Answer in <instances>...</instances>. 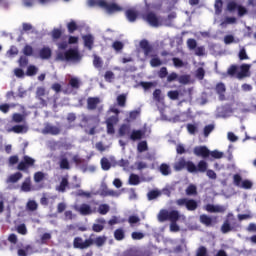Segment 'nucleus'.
I'll list each match as a JSON object with an SVG mask.
<instances>
[{
    "label": "nucleus",
    "mask_w": 256,
    "mask_h": 256,
    "mask_svg": "<svg viewBox=\"0 0 256 256\" xmlns=\"http://www.w3.org/2000/svg\"><path fill=\"white\" fill-rule=\"evenodd\" d=\"M105 228V219L100 218L97 223L93 225V231L96 233H101V230Z\"/></svg>",
    "instance_id": "26"
},
{
    "label": "nucleus",
    "mask_w": 256,
    "mask_h": 256,
    "mask_svg": "<svg viewBox=\"0 0 256 256\" xmlns=\"http://www.w3.org/2000/svg\"><path fill=\"white\" fill-rule=\"evenodd\" d=\"M228 11H235L237 9L240 17H243L247 13V8L237 5L235 2H229L227 6Z\"/></svg>",
    "instance_id": "18"
},
{
    "label": "nucleus",
    "mask_w": 256,
    "mask_h": 256,
    "mask_svg": "<svg viewBox=\"0 0 256 256\" xmlns=\"http://www.w3.org/2000/svg\"><path fill=\"white\" fill-rule=\"evenodd\" d=\"M139 153H143V151H147V142L142 141L138 144Z\"/></svg>",
    "instance_id": "64"
},
{
    "label": "nucleus",
    "mask_w": 256,
    "mask_h": 256,
    "mask_svg": "<svg viewBox=\"0 0 256 256\" xmlns=\"http://www.w3.org/2000/svg\"><path fill=\"white\" fill-rule=\"evenodd\" d=\"M109 205L107 204H101L99 207H98V213H100V215H107V213H109Z\"/></svg>",
    "instance_id": "47"
},
{
    "label": "nucleus",
    "mask_w": 256,
    "mask_h": 256,
    "mask_svg": "<svg viewBox=\"0 0 256 256\" xmlns=\"http://www.w3.org/2000/svg\"><path fill=\"white\" fill-rule=\"evenodd\" d=\"M186 195H197V186L191 184L186 189Z\"/></svg>",
    "instance_id": "51"
},
{
    "label": "nucleus",
    "mask_w": 256,
    "mask_h": 256,
    "mask_svg": "<svg viewBox=\"0 0 256 256\" xmlns=\"http://www.w3.org/2000/svg\"><path fill=\"white\" fill-rule=\"evenodd\" d=\"M160 173L162 175H171V167L168 164H161L160 166Z\"/></svg>",
    "instance_id": "45"
},
{
    "label": "nucleus",
    "mask_w": 256,
    "mask_h": 256,
    "mask_svg": "<svg viewBox=\"0 0 256 256\" xmlns=\"http://www.w3.org/2000/svg\"><path fill=\"white\" fill-rule=\"evenodd\" d=\"M161 195V192L159 190H152L148 193V199L149 201H153V199H157Z\"/></svg>",
    "instance_id": "55"
},
{
    "label": "nucleus",
    "mask_w": 256,
    "mask_h": 256,
    "mask_svg": "<svg viewBox=\"0 0 256 256\" xmlns=\"http://www.w3.org/2000/svg\"><path fill=\"white\" fill-rule=\"evenodd\" d=\"M214 7H215V14L220 15V13L223 11V1L216 0Z\"/></svg>",
    "instance_id": "46"
},
{
    "label": "nucleus",
    "mask_w": 256,
    "mask_h": 256,
    "mask_svg": "<svg viewBox=\"0 0 256 256\" xmlns=\"http://www.w3.org/2000/svg\"><path fill=\"white\" fill-rule=\"evenodd\" d=\"M144 21L150 24L151 27H161L163 25L169 26L171 22L169 20L163 19L161 16H158L154 12H147L142 15Z\"/></svg>",
    "instance_id": "2"
},
{
    "label": "nucleus",
    "mask_w": 256,
    "mask_h": 256,
    "mask_svg": "<svg viewBox=\"0 0 256 256\" xmlns=\"http://www.w3.org/2000/svg\"><path fill=\"white\" fill-rule=\"evenodd\" d=\"M111 113H115V116H111L106 120V125H107V133L108 135H114L115 134V125L119 123V118L117 115H119V110L116 107H111L110 108Z\"/></svg>",
    "instance_id": "6"
},
{
    "label": "nucleus",
    "mask_w": 256,
    "mask_h": 256,
    "mask_svg": "<svg viewBox=\"0 0 256 256\" xmlns=\"http://www.w3.org/2000/svg\"><path fill=\"white\" fill-rule=\"evenodd\" d=\"M23 53H24V55L31 57V55H33V47L26 45L23 49Z\"/></svg>",
    "instance_id": "63"
},
{
    "label": "nucleus",
    "mask_w": 256,
    "mask_h": 256,
    "mask_svg": "<svg viewBox=\"0 0 256 256\" xmlns=\"http://www.w3.org/2000/svg\"><path fill=\"white\" fill-rule=\"evenodd\" d=\"M179 95H182L181 90L177 91H169L168 92V97L169 99H172L173 101H175L176 99H179Z\"/></svg>",
    "instance_id": "48"
},
{
    "label": "nucleus",
    "mask_w": 256,
    "mask_h": 256,
    "mask_svg": "<svg viewBox=\"0 0 256 256\" xmlns=\"http://www.w3.org/2000/svg\"><path fill=\"white\" fill-rule=\"evenodd\" d=\"M140 47L143 50L145 57H149L151 55V51H153V48H151V45H149V42H147V40H142L140 42Z\"/></svg>",
    "instance_id": "24"
},
{
    "label": "nucleus",
    "mask_w": 256,
    "mask_h": 256,
    "mask_svg": "<svg viewBox=\"0 0 256 256\" xmlns=\"http://www.w3.org/2000/svg\"><path fill=\"white\" fill-rule=\"evenodd\" d=\"M33 165H35V159L29 156H24L23 161L18 165V169L20 171H25V169H29V167H33Z\"/></svg>",
    "instance_id": "16"
},
{
    "label": "nucleus",
    "mask_w": 256,
    "mask_h": 256,
    "mask_svg": "<svg viewBox=\"0 0 256 256\" xmlns=\"http://www.w3.org/2000/svg\"><path fill=\"white\" fill-rule=\"evenodd\" d=\"M175 171H182V169H187L188 173H197V166L191 161H185L183 158L179 159L174 164Z\"/></svg>",
    "instance_id": "7"
},
{
    "label": "nucleus",
    "mask_w": 256,
    "mask_h": 256,
    "mask_svg": "<svg viewBox=\"0 0 256 256\" xmlns=\"http://www.w3.org/2000/svg\"><path fill=\"white\" fill-rule=\"evenodd\" d=\"M234 185L240 187L241 189H251L253 187V182L250 180H243L239 174L234 175Z\"/></svg>",
    "instance_id": "11"
},
{
    "label": "nucleus",
    "mask_w": 256,
    "mask_h": 256,
    "mask_svg": "<svg viewBox=\"0 0 256 256\" xmlns=\"http://www.w3.org/2000/svg\"><path fill=\"white\" fill-rule=\"evenodd\" d=\"M205 211L208 213H225L227 206L208 204L204 206Z\"/></svg>",
    "instance_id": "15"
},
{
    "label": "nucleus",
    "mask_w": 256,
    "mask_h": 256,
    "mask_svg": "<svg viewBox=\"0 0 256 256\" xmlns=\"http://www.w3.org/2000/svg\"><path fill=\"white\" fill-rule=\"evenodd\" d=\"M106 242L107 237L105 236H98L95 239H93V245H95L96 247H103Z\"/></svg>",
    "instance_id": "30"
},
{
    "label": "nucleus",
    "mask_w": 256,
    "mask_h": 256,
    "mask_svg": "<svg viewBox=\"0 0 256 256\" xmlns=\"http://www.w3.org/2000/svg\"><path fill=\"white\" fill-rule=\"evenodd\" d=\"M239 52H238V57L240 59V61H245L247 59H249V55H247V50L245 49V47L240 46L239 47Z\"/></svg>",
    "instance_id": "37"
},
{
    "label": "nucleus",
    "mask_w": 256,
    "mask_h": 256,
    "mask_svg": "<svg viewBox=\"0 0 256 256\" xmlns=\"http://www.w3.org/2000/svg\"><path fill=\"white\" fill-rule=\"evenodd\" d=\"M114 237H115L116 241H123V239H125V230H123V229L115 230Z\"/></svg>",
    "instance_id": "39"
},
{
    "label": "nucleus",
    "mask_w": 256,
    "mask_h": 256,
    "mask_svg": "<svg viewBox=\"0 0 256 256\" xmlns=\"http://www.w3.org/2000/svg\"><path fill=\"white\" fill-rule=\"evenodd\" d=\"M150 65L151 67H161V65H163V62L158 57H153L150 60Z\"/></svg>",
    "instance_id": "54"
},
{
    "label": "nucleus",
    "mask_w": 256,
    "mask_h": 256,
    "mask_svg": "<svg viewBox=\"0 0 256 256\" xmlns=\"http://www.w3.org/2000/svg\"><path fill=\"white\" fill-rule=\"evenodd\" d=\"M200 222L203 223V225H206V227H210V225L213 223V219H211V217L203 214L200 216Z\"/></svg>",
    "instance_id": "40"
},
{
    "label": "nucleus",
    "mask_w": 256,
    "mask_h": 256,
    "mask_svg": "<svg viewBox=\"0 0 256 256\" xmlns=\"http://www.w3.org/2000/svg\"><path fill=\"white\" fill-rule=\"evenodd\" d=\"M71 159L75 162L78 163L79 162V158L77 156H73L71 155V153L66 152L65 154H62L60 156V168L61 169H69V161H71Z\"/></svg>",
    "instance_id": "9"
},
{
    "label": "nucleus",
    "mask_w": 256,
    "mask_h": 256,
    "mask_svg": "<svg viewBox=\"0 0 256 256\" xmlns=\"http://www.w3.org/2000/svg\"><path fill=\"white\" fill-rule=\"evenodd\" d=\"M101 167L104 171H109V169H111V163L107 158L101 159Z\"/></svg>",
    "instance_id": "50"
},
{
    "label": "nucleus",
    "mask_w": 256,
    "mask_h": 256,
    "mask_svg": "<svg viewBox=\"0 0 256 256\" xmlns=\"http://www.w3.org/2000/svg\"><path fill=\"white\" fill-rule=\"evenodd\" d=\"M239 38H235L232 34L224 36L225 45H231L232 43H239Z\"/></svg>",
    "instance_id": "32"
},
{
    "label": "nucleus",
    "mask_w": 256,
    "mask_h": 256,
    "mask_svg": "<svg viewBox=\"0 0 256 256\" xmlns=\"http://www.w3.org/2000/svg\"><path fill=\"white\" fill-rule=\"evenodd\" d=\"M59 51L57 52L56 59L58 61H70L72 63H77L81 61V54H79V51L77 49H70L67 52H61L65 50L68 46L67 41H63L57 44Z\"/></svg>",
    "instance_id": "1"
},
{
    "label": "nucleus",
    "mask_w": 256,
    "mask_h": 256,
    "mask_svg": "<svg viewBox=\"0 0 256 256\" xmlns=\"http://www.w3.org/2000/svg\"><path fill=\"white\" fill-rule=\"evenodd\" d=\"M176 204L179 207H186V209L188 211H195V209H197V207H199V204L197 203V201H195L194 199H189V198H180V199L176 200Z\"/></svg>",
    "instance_id": "8"
},
{
    "label": "nucleus",
    "mask_w": 256,
    "mask_h": 256,
    "mask_svg": "<svg viewBox=\"0 0 256 256\" xmlns=\"http://www.w3.org/2000/svg\"><path fill=\"white\" fill-rule=\"evenodd\" d=\"M216 91L217 93L220 95V101H223L224 97H223V92L225 91V84H218L216 86Z\"/></svg>",
    "instance_id": "53"
},
{
    "label": "nucleus",
    "mask_w": 256,
    "mask_h": 256,
    "mask_svg": "<svg viewBox=\"0 0 256 256\" xmlns=\"http://www.w3.org/2000/svg\"><path fill=\"white\" fill-rule=\"evenodd\" d=\"M173 63L174 66L178 68L185 67L187 65V63L183 62V60L179 58H173Z\"/></svg>",
    "instance_id": "59"
},
{
    "label": "nucleus",
    "mask_w": 256,
    "mask_h": 256,
    "mask_svg": "<svg viewBox=\"0 0 256 256\" xmlns=\"http://www.w3.org/2000/svg\"><path fill=\"white\" fill-rule=\"evenodd\" d=\"M75 249H89L93 245V238L83 240L81 237H76L73 242Z\"/></svg>",
    "instance_id": "10"
},
{
    "label": "nucleus",
    "mask_w": 256,
    "mask_h": 256,
    "mask_svg": "<svg viewBox=\"0 0 256 256\" xmlns=\"http://www.w3.org/2000/svg\"><path fill=\"white\" fill-rule=\"evenodd\" d=\"M68 185H69V181H68L67 177H63L60 182V185L56 187V190L63 193V192H65V189H67Z\"/></svg>",
    "instance_id": "31"
},
{
    "label": "nucleus",
    "mask_w": 256,
    "mask_h": 256,
    "mask_svg": "<svg viewBox=\"0 0 256 256\" xmlns=\"http://www.w3.org/2000/svg\"><path fill=\"white\" fill-rule=\"evenodd\" d=\"M18 256H28L33 254V248L29 245L23 246L22 248H18L17 251Z\"/></svg>",
    "instance_id": "25"
},
{
    "label": "nucleus",
    "mask_w": 256,
    "mask_h": 256,
    "mask_svg": "<svg viewBox=\"0 0 256 256\" xmlns=\"http://www.w3.org/2000/svg\"><path fill=\"white\" fill-rule=\"evenodd\" d=\"M179 219H182V221H185V216L179 214V211L177 210H161L158 214V221L163 223V221H171V223H177Z\"/></svg>",
    "instance_id": "3"
},
{
    "label": "nucleus",
    "mask_w": 256,
    "mask_h": 256,
    "mask_svg": "<svg viewBox=\"0 0 256 256\" xmlns=\"http://www.w3.org/2000/svg\"><path fill=\"white\" fill-rule=\"evenodd\" d=\"M187 47L190 51H195L197 49V41L195 39H188Z\"/></svg>",
    "instance_id": "52"
},
{
    "label": "nucleus",
    "mask_w": 256,
    "mask_h": 256,
    "mask_svg": "<svg viewBox=\"0 0 256 256\" xmlns=\"http://www.w3.org/2000/svg\"><path fill=\"white\" fill-rule=\"evenodd\" d=\"M82 121L87 125H98L99 117L82 115Z\"/></svg>",
    "instance_id": "23"
},
{
    "label": "nucleus",
    "mask_w": 256,
    "mask_h": 256,
    "mask_svg": "<svg viewBox=\"0 0 256 256\" xmlns=\"http://www.w3.org/2000/svg\"><path fill=\"white\" fill-rule=\"evenodd\" d=\"M73 209H75V211H77V213H80V215H93V213H95V209H92L91 206L89 204H81L79 205H74Z\"/></svg>",
    "instance_id": "13"
},
{
    "label": "nucleus",
    "mask_w": 256,
    "mask_h": 256,
    "mask_svg": "<svg viewBox=\"0 0 256 256\" xmlns=\"http://www.w3.org/2000/svg\"><path fill=\"white\" fill-rule=\"evenodd\" d=\"M234 23H237L236 17H224L220 20V27L226 29L228 25H234Z\"/></svg>",
    "instance_id": "21"
},
{
    "label": "nucleus",
    "mask_w": 256,
    "mask_h": 256,
    "mask_svg": "<svg viewBox=\"0 0 256 256\" xmlns=\"http://www.w3.org/2000/svg\"><path fill=\"white\" fill-rule=\"evenodd\" d=\"M211 151L206 146H197L194 148V155L197 157H202L203 159H207L209 157Z\"/></svg>",
    "instance_id": "17"
},
{
    "label": "nucleus",
    "mask_w": 256,
    "mask_h": 256,
    "mask_svg": "<svg viewBox=\"0 0 256 256\" xmlns=\"http://www.w3.org/2000/svg\"><path fill=\"white\" fill-rule=\"evenodd\" d=\"M82 39H83L84 45H85V47H87V49H89V50L93 49V43H95V38L93 37V35H91V34L84 35L82 37Z\"/></svg>",
    "instance_id": "22"
},
{
    "label": "nucleus",
    "mask_w": 256,
    "mask_h": 256,
    "mask_svg": "<svg viewBox=\"0 0 256 256\" xmlns=\"http://www.w3.org/2000/svg\"><path fill=\"white\" fill-rule=\"evenodd\" d=\"M21 177H23V174H21L20 172H17L13 175H10L7 182L8 183H17V181H19V179H21Z\"/></svg>",
    "instance_id": "42"
},
{
    "label": "nucleus",
    "mask_w": 256,
    "mask_h": 256,
    "mask_svg": "<svg viewBox=\"0 0 256 256\" xmlns=\"http://www.w3.org/2000/svg\"><path fill=\"white\" fill-rule=\"evenodd\" d=\"M195 51V55H197L198 57H203V55H205V47L203 46H196Z\"/></svg>",
    "instance_id": "58"
},
{
    "label": "nucleus",
    "mask_w": 256,
    "mask_h": 256,
    "mask_svg": "<svg viewBox=\"0 0 256 256\" xmlns=\"http://www.w3.org/2000/svg\"><path fill=\"white\" fill-rule=\"evenodd\" d=\"M112 47L115 51H121V49H123L124 47V44L123 42L121 41H115L113 44H112Z\"/></svg>",
    "instance_id": "61"
},
{
    "label": "nucleus",
    "mask_w": 256,
    "mask_h": 256,
    "mask_svg": "<svg viewBox=\"0 0 256 256\" xmlns=\"http://www.w3.org/2000/svg\"><path fill=\"white\" fill-rule=\"evenodd\" d=\"M153 99L154 101H157V103H161L163 105V94H161L160 89H156L153 93Z\"/></svg>",
    "instance_id": "38"
},
{
    "label": "nucleus",
    "mask_w": 256,
    "mask_h": 256,
    "mask_svg": "<svg viewBox=\"0 0 256 256\" xmlns=\"http://www.w3.org/2000/svg\"><path fill=\"white\" fill-rule=\"evenodd\" d=\"M89 7H101V9H105L106 13H116V11H121V7L115 3H107L104 0H88Z\"/></svg>",
    "instance_id": "4"
},
{
    "label": "nucleus",
    "mask_w": 256,
    "mask_h": 256,
    "mask_svg": "<svg viewBox=\"0 0 256 256\" xmlns=\"http://www.w3.org/2000/svg\"><path fill=\"white\" fill-rule=\"evenodd\" d=\"M197 129H199L198 124H188L187 125V130L190 135H195L197 133Z\"/></svg>",
    "instance_id": "49"
},
{
    "label": "nucleus",
    "mask_w": 256,
    "mask_h": 256,
    "mask_svg": "<svg viewBox=\"0 0 256 256\" xmlns=\"http://www.w3.org/2000/svg\"><path fill=\"white\" fill-rule=\"evenodd\" d=\"M249 69H251V65L242 64L241 66L232 65L228 68V75H236L238 79H243V77H247L249 75Z\"/></svg>",
    "instance_id": "5"
},
{
    "label": "nucleus",
    "mask_w": 256,
    "mask_h": 256,
    "mask_svg": "<svg viewBox=\"0 0 256 256\" xmlns=\"http://www.w3.org/2000/svg\"><path fill=\"white\" fill-rule=\"evenodd\" d=\"M126 17L130 23H133L137 19V11L135 9H130L126 11Z\"/></svg>",
    "instance_id": "35"
},
{
    "label": "nucleus",
    "mask_w": 256,
    "mask_h": 256,
    "mask_svg": "<svg viewBox=\"0 0 256 256\" xmlns=\"http://www.w3.org/2000/svg\"><path fill=\"white\" fill-rule=\"evenodd\" d=\"M42 132L50 133L51 135H59V128L55 126L47 125Z\"/></svg>",
    "instance_id": "34"
},
{
    "label": "nucleus",
    "mask_w": 256,
    "mask_h": 256,
    "mask_svg": "<svg viewBox=\"0 0 256 256\" xmlns=\"http://www.w3.org/2000/svg\"><path fill=\"white\" fill-rule=\"evenodd\" d=\"M98 193L102 197H119V195H121V192L109 189L107 187V184L105 183L101 184L100 190Z\"/></svg>",
    "instance_id": "12"
},
{
    "label": "nucleus",
    "mask_w": 256,
    "mask_h": 256,
    "mask_svg": "<svg viewBox=\"0 0 256 256\" xmlns=\"http://www.w3.org/2000/svg\"><path fill=\"white\" fill-rule=\"evenodd\" d=\"M45 177H47V174H45L43 172H36L34 174V181H35V183H42L43 180L45 179Z\"/></svg>",
    "instance_id": "43"
},
{
    "label": "nucleus",
    "mask_w": 256,
    "mask_h": 256,
    "mask_svg": "<svg viewBox=\"0 0 256 256\" xmlns=\"http://www.w3.org/2000/svg\"><path fill=\"white\" fill-rule=\"evenodd\" d=\"M51 55H53V51L51 50V48H49V46H44L38 52V57L44 60L51 59Z\"/></svg>",
    "instance_id": "19"
},
{
    "label": "nucleus",
    "mask_w": 256,
    "mask_h": 256,
    "mask_svg": "<svg viewBox=\"0 0 256 256\" xmlns=\"http://www.w3.org/2000/svg\"><path fill=\"white\" fill-rule=\"evenodd\" d=\"M21 191L24 193H29V191H33V187H31V178H26L21 186Z\"/></svg>",
    "instance_id": "28"
},
{
    "label": "nucleus",
    "mask_w": 256,
    "mask_h": 256,
    "mask_svg": "<svg viewBox=\"0 0 256 256\" xmlns=\"http://www.w3.org/2000/svg\"><path fill=\"white\" fill-rule=\"evenodd\" d=\"M99 103H101V99L99 97H90L87 99V107L90 111L97 109Z\"/></svg>",
    "instance_id": "20"
},
{
    "label": "nucleus",
    "mask_w": 256,
    "mask_h": 256,
    "mask_svg": "<svg viewBox=\"0 0 256 256\" xmlns=\"http://www.w3.org/2000/svg\"><path fill=\"white\" fill-rule=\"evenodd\" d=\"M128 183L129 185H139L141 183V178H139V175L131 174Z\"/></svg>",
    "instance_id": "36"
},
{
    "label": "nucleus",
    "mask_w": 256,
    "mask_h": 256,
    "mask_svg": "<svg viewBox=\"0 0 256 256\" xmlns=\"http://www.w3.org/2000/svg\"><path fill=\"white\" fill-rule=\"evenodd\" d=\"M19 53V50L17 49V47L15 46H12L8 52H7V55L8 57H15V55H17Z\"/></svg>",
    "instance_id": "62"
},
{
    "label": "nucleus",
    "mask_w": 256,
    "mask_h": 256,
    "mask_svg": "<svg viewBox=\"0 0 256 256\" xmlns=\"http://www.w3.org/2000/svg\"><path fill=\"white\" fill-rule=\"evenodd\" d=\"M207 162H205V160H201L198 165L196 166L197 172L200 173H205V171H207Z\"/></svg>",
    "instance_id": "41"
},
{
    "label": "nucleus",
    "mask_w": 256,
    "mask_h": 256,
    "mask_svg": "<svg viewBox=\"0 0 256 256\" xmlns=\"http://www.w3.org/2000/svg\"><path fill=\"white\" fill-rule=\"evenodd\" d=\"M144 237H145V234L143 232L132 233V239H134V241H140V239H143Z\"/></svg>",
    "instance_id": "60"
},
{
    "label": "nucleus",
    "mask_w": 256,
    "mask_h": 256,
    "mask_svg": "<svg viewBox=\"0 0 256 256\" xmlns=\"http://www.w3.org/2000/svg\"><path fill=\"white\" fill-rule=\"evenodd\" d=\"M11 131H13V133H27L28 128L25 125H16L9 129L8 133H11Z\"/></svg>",
    "instance_id": "27"
},
{
    "label": "nucleus",
    "mask_w": 256,
    "mask_h": 256,
    "mask_svg": "<svg viewBox=\"0 0 256 256\" xmlns=\"http://www.w3.org/2000/svg\"><path fill=\"white\" fill-rule=\"evenodd\" d=\"M79 87H81V80L77 77H72L69 80V86L67 89H63V92L71 94L73 93V89H79Z\"/></svg>",
    "instance_id": "14"
},
{
    "label": "nucleus",
    "mask_w": 256,
    "mask_h": 256,
    "mask_svg": "<svg viewBox=\"0 0 256 256\" xmlns=\"http://www.w3.org/2000/svg\"><path fill=\"white\" fill-rule=\"evenodd\" d=\"M131 133V126L129 124H124L119 129V136L123 137L125 135H129Z\"/></svg>",
    "instance_id": "33"
},
{
    "label": "nucleus",
    "mask_w": 256,
    "mask_h": 256,
    "mask_svg": "<svg viewBox=\"0 0 256 256\" xmlns=\"http://www.w3.org/2000/svg\"><path fill=\"white\" fill-rule=\"evenodd\" d=\"M120 167H124L125 171H131L133 167L129 166V160L122 159L119 161Z\"/></svg>",
    "instance_id": "56"
},
{
    "label": "nucleus",
    "mask_w": 256,
    "mask_h": 256,
    "mask_svg": "<svg viewBox=\"0 0 256 256\" xmlns=\"http://www.w3.org/2000/svg\"><path fill=\"white\" fill-rule=\"evenodd\" d=\"M38 71H39V68H37V66L30 65L27 68L26 75H28V77H33V75H37Z\"/></svg>",
    "instance_id": "44"
},
{
    "label": "nucleus",
    "mask_w": 256,
    "mask_h": 256,
    "mask_svg": "<svg viewBox=\"0 0 256 256\" xmlns=\"http://www.w3.org/2000/svg\"><path fill=\"white\" fill-rule=\"evenodd\" d=\"M127 101V96L121 94L117 97V103L120 107H125V102Z\"/></svg>",
    "instance_id": "57"
},
{
    "label": "nucleus",
    "mask_w": 256,
    "mask_h": 256,
    "mask_svg": "<svg viewBox=\"0 0 256 256\" xmlns=\"http://www.w3.org/2000/svg\"><path fill=\"white\" fill-rule=\"evenodd\" d=\"M143 135H145L143 131L133 130L132 133L130 134V139L132 141H139V139H142Z\"/></svg>",
    "instance_id": "29"
}]
</instances>
